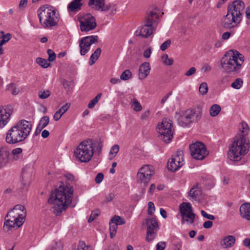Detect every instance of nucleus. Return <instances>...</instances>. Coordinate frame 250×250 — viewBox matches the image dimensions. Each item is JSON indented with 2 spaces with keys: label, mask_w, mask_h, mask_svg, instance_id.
<instances>
[{
  "label": "nucleus",
  "mask_w": 250,
  "mask_h": 250,
  "mask_svg": "<svg viewBox=\"0 0 250 250\" xmlns=\"http://www.w3.org/2000/svg\"><path fill=\"white\" fill-rule=\"evenodd\" d=\"M58 186L48 200L51 210L56 216L60 215L71 204L74 192L73 187L67 183L60 182Z\"/></svg>",
  "instance_id": "nucleus-1"
},
{
  "label": "nucleus",
  "mask_w": 250,
  "mask_h": 250,
  "mask_svg": "<svg viewBox=\"0 0 250 250\" xmlns=\"http://www.w3.org/2000/svg\"><path fill=\"white\" fill-rule=\"evenodd\" d=\"M32 128L31 122L21 120L14 124L6 132V142L14 145L24 141L29 135Z\"/></svg>",
  "instance_id": "nucleus-2"
},
{
  "label": "nucleus",
  "mask_w": 250,
  "mask_h": 250,
  "mask_svg": "<svg viewBox=\"0 0 250 250\" xmlns=\"http://www.w3.org/2000/svg\"><path fill=\"white\" fill-rule=\"evenodd\" d=\"M245 61L243 55L237 50L227 52L221 60L222 69L227 73L238 74L242 69Z\"/></svg>",
  "instance_id": "nucleus-3"
},
{
  "label": "nucleus",
  "mask_w": 250,
  "mask_h": 250,
  "mask_svg": "<svg viewBox=\"0 0 250 250\" xmlns=\"http://www.w3.org/2000/svg\"><path fill=\"white\" fill-rule=\"evenodd\" d=\"M244 8V3L239 0H234L229 4L227 15L223 21L224 27L231 28L237 26L242 20V12Z\"/></svg>",
  "instance_id": "nucleus-4"
},
{
  "label": "nucleus",
  "mask_w": 250,
  "mask_h": 250,
  "mask_svg": "<svg viewBox=\"0 0 250 250\" xmlns=\"http://www.w3.org/2000/svg\"><path fill=\"white\" fill-rule=\"evenodd\" d=\"M249 147V141L245 135L236 136L229 147V158L234 161L240 160L242 157L248 153Z\"/></svg>",
  "instance_id": "nucleus-5"
},
{
  "label": "nucleus",
  "mask_w": 250,
  "mask_h": 250,
  "mask_svg": "<svg viewBox=\"0 0 250 250\" xmlns=\"http://www.w3.org/2000/svg\"><path fill=\"white\" fill-rule=\"evenodd\" d=\"M39 21L42 26L44 28L55 26L59 22V14L56 9L49 5L41 6L37 11Z\"/></svg>",
  "instance_id": "nucleus-6"
},
{
  "label": "nucleus",
  "mask_w": 250,
  "mask_h": 250,
  "mask_svg": "<svg viewBox=\"0 0 250 250\" xmlns=\"http://www.w3.org/2000/svg\"><path fill=\"white\" fill-rule=\"evenodd\" d=\"M94 154V143L92 140L82 142L74 150L76 160L81 163H87L91 160Z\"/></svg>",
  "instance_id": "nucleus-7"
},
{
  "label": "nucleus",
  "mask_w": 250,
  "mask_h": 250,
  "mask_svg": "<svg viewBox=\"0 0 250 250\" xmlns=\"http://www.w3.org/2000/svg\"><path fill=\"white\" fill-rule=\"evenodd\" d=\"M201 115V110L199 108L188 109L182 111L177 117L178 124L181 126L187 127L192 122L198 121Z\"/></svg>",
  "instance_id": "nucleus-8"
},
{
  "label": "nucleus",
  "mask_w": 250,
  "mask_h": 250,
  "mask_svg": "<svg viewBox=\"0 0 250 250\" xmlns=\"http://www.w3.org/2000/svg\"><path fill=\"white\" fill-rule=\"evenodd\" d=\"M157 132L159 138L165 143L168 144L173 138L174 129L172 128V122L167 118L164 119L158 124Z\"/></svg>",
  "instance_id": "nucleus-9"
},
{
  "label": "nucleus",
  "mask_w": 250,
  "mask_h": 250,
  "mask_svg": "<svg viewBox=\"0 0 250 250\" xmlns=\"http://www.w3.org/2000/svg\"><path fill=\"white\" fill-rule=\"evenodd\" d=\"M24 221V218L19 215L18 213L12 209L7 213L5 218L3 230L7 232L15 227L19 228L22 225Z\"/></svg>",
  "instance_id": "nucleus-10"
},
{
  "label": "nucleus",
  "mask_w": 250,
  "mask_h": 250,
  "mask_svg": "<svg viewBox=\"0 0 250 250\" xmlns=\"http://www.w3.org/2000/svg\"><path fill=\"white\" fill-rule=\"evenodd\" d=\"M78 21L80 22V28L82 32H89L97 26L95 18L89 13L78 17Z\"/></svg>",
  "instance_id": "nucleus-11"
},
{
  "label": "nucleus",
  "mask_w": 250,
  "mask_h": 250,
  "mask_svg": "<svg viewBox=\"0 0 250 250\" xmlns=\"http://www.w3.org/2000/svg\"><path fill=\"white\" fill-rule=\"evenodd\" d=\"M153 174L154 171L152 167L149 165H145L138 170L137 175V182L142 185L143 187H146L149 182Z\"/></svg>",
  "instance_id": "nucleus-12"
},
{
  "label": "nucleus",
  "mask_w": 250,
  "mask_h": 250,
  "mask_svg": "<svg viewBox=\"0 0 250 250\" xmlns=\"http://www.w3.org/2000/svg\"><path fill=\"white\" fill-rule=\"evenodd\" d=\"M191 155L195 159L203 160L208 154L205 145L197 142L189 146Z\"/></svg>",
  "instance_id": "nucleus-13"
},
{
  "label": "nucleus",
  "mask_w": 250,
  "mask_h": 250,
  "mask_svg": "<svg viewBox=\"0 0 250 250\" xmlns=\"http://www.w3.org/2000/svg\"><path fill=\"white\" fill-rule=\"evenodd\" d=\"M147 225V231L146 241L149 243L152 242L157 235V232L159 229L157 221L155 218L147 219L146 221Z\"/></svg>",
  "instance_id": "nucleus-14"
},
{
  "label": "nucleus",
  "mask_w": 250,
  "mask_h": 250,
  "mask_svg": "<svg viewBox=\"0 0 250 250\" xmlns=\"http://www.w3.org/2000/svg\"><path fill=\"white\" fill-rule=\"evenodd\" d=\"M98 36H89L82 38L79 41V47L80 54L82 56L85 55L90 50V46L96 42H98Z\"/></svg>",
  "instance_id": "nucleus-15"
},
{
  "label": "nucleus",
  "mask_w": 250,
  "mask_h": 250,
  "mask_svg": "<svg viewBox=\"0 0 250 250\" xmlns=\"http://www.w3.org/2000/svg\"><path fill=\"white\" fill-rule=\"evenodd\" d=\"M183 152L178 150L174 155H172L171 158L167 163L168 169L172 171L177 170L183 165Z\"/></svg>",
  "instance_id": "nucleus-16"
},
{
  "label": "nucleus",
  "mask_w": 250,
  "mask_h": 250,
  "mask_svg": "<svg viewBox=\"0 0 250 250\" xmlns=\"http://www.w3.org/2000/svg\"><path fill=\"white\" fill-rule=\"evenodd\" d=\"M10 156L9 149L6 146H3L0 148V168L5 167L9 162Z\"/></svg>",
  "instance_id": "nucleus-17"
},
{
  "label": "nucleus",
  "mask_w": 250,
  "mask_h": 250,
  "mask_svg": "<svg viewBox=\"0 0 250 250\" xmlns=\"http://www.w3.org/2000/svg\"><path fill=\"white\" fill-rule=\"evenodd\" d=\"M12 111L10 109L0 108V127L3 128L9 122Z\"/></svg>",
  "instance_id": "nucleus-18"
},
{
  "label": "nucleus",
  "mask_w": 250,
  "mask_h": 250,
  "mask_svg": "<svg viewBox=\"0 0 250 250\" xmlns=\"http://www.w3.org/2000/svg\"><path fill=\"white\" fill-rule=\"evenodd\" d=\"M154 30V28L150 26V24L145 23V24L140 28L138 36L147 38L153 33Z\"/></svg>",
  "instance_id": "nucleus-19"
},
{
  "label": "nucleus",
  "mask_w": 250,
  "mask_h": 250,
  "mask_svg": "<svg viewBox=\"0 0 250 250\" xmlns=\"http://www.w3.org/2000/svg\"><path fill=\"white\" fill-rule=\"evenodd\" d=\"M202 189L201 186L196 183L194 184L188 192V195L193 200H196L202 195Z\"/></svg>",
  "instance_id": "nucleus-20"
},
{
  "label": "nucleus",
  "mask_w": 250,
  "mask_h": 250,
  "mask_svg": "<svg viewBox=\"0 0 250 250\" xmlns=\"http://www.w3.org/2000/svg\"><path fill=\"white\" fill-rule=\"evenodd\" d=\"M236 239L233 235H227L220 241V245L224 249L232 247L235 244Z\"/></svg>",
  "instance_id": "nucleus-21"
},
{
  "label": "nucleus",
  "mask_w": 250,
  "mask_h": 250,
  "mask_svg": "<svg viewBox=\"0 0 250 250\" xmlns=\"http://www.w3.org/2000/svg\"><path fill=\"white\" fill-rule=\"evenodd\" d=\"M150 70L149 63L147 62L143 63L139 69V78L140 80L146 79L149 75Z\"/></svg>",
  "instance_id": "nucleus-22"
},
{
  "label": "nucleus",
  "mask_w": 250,
  "mask_h": 250,
  "mask_svg": "<svg viewBox=\"0 0 250 250\" xmlns=\"http://www.w3.org/2000/svg\"><path fill=\"white\" fill-rule=\"evenodd\" d=\"M241 217L247 220L250 221V203L242 204L239 208Z\"/></svg>",
  "instance_id": "nucleus-23"
},
{
  "label": "nucleus",
  "mask_w": 250,
  "mask_h": 250,
  "mask_svg": "<svg viewBox=\"0 0 250 250\" xmlns=\"http://www.w3.org/2000/svg\"><path fill=\"white\" fill-rule=\"evenodd\" d=\"M70 106V104L66 103L63 105L62 107L57 110L53 116V119L55 121H58L62 116L65 113Z\"/></svg>",
  "instance_id": "nucleus-24"
},
{
  "label": "nucleus",
  "mask_w": 250,
  "mask_h": 250,
  "mask_svg": "<svg viewBox=\"0 0 250 250\" xmlns=\"http://www.w3.org/2000/svg\"><path fill=\"white\" fill-rule=\"evenodd\" d=\"M82 0H74L71 2L67 6L69 12H77L80 10L82 6L81 2Z\"/></svg>",
  "instance_id": "nucleus-25"
},
{
  "label": "nucleus",
  "mask_w": 250,
  "mask_h": 250,
  "mask_svg": "<svg viewBox=\"0 0 250 250\" xmlns=\"http://www.w3.org/2000/svg\"><path fill=\"white\" fill-rule=\"evenodd\" d=\"M179 210L181 216L193 211L191 205L187 202H183L180 205Z\"/></svg>",
  "instance_id": "nucleus-26"
},
{
  "label": "nucleus",
  "mask_w": 250,
  "mask_h": 250,
  "mask_svg": "<svg viewBox=\"0 0 250 250\" xmlns=\"http://www.w3.org/2000/svg\"><path fill=\"white\" fill-rule=\"evenodd\" d=\"M158 19V15L156 12L150 11L146 17L145 21L146 23H149L150 26L153 27V23L156 22V20Z\"/></svg>",
  "instance_id": "nucleus-27"
},
{
  "label": "nucleus",
  "mask_w": 250,
  "mask_h": 250,
  "mask_svg": "<svg viewBox=\"0 0 250 250\" xmlns=\"http://www.w3.org/2000/svg\"><path fill=\"white\" fill-rule=\"evenodd\" d=\"M182 217V223L186 222L189 224H192L194 221L195 214L192 212L181 216Z\"/></svg>",
  "instance_id": "nucleus-28"
},
{
  "label": "nucleus",
  "mask_w": 250,
  "mask_h": 250,
  "mask_svg": "<svg viewBox=\"0 0 250 250\" xmlns=\"http://www.w3.org/2000/svg\"><path fill=\"white\" fill-rule=\"evenodd\" d=\"M89 5L96 10H100L104 5V0H90Z\"/></svg>",
  "instance_id": "nucleus-29"
},
{
  "label": "nucleus",
  "mask_w": 250,
  "mask_h": 250,
  "mask_svg": "<svg viewBox=\"0 0 250 250\" xmlns=\"http://www.w3.org/2000/svg\"><path fill=\"white\" fill-rule=\"evenodd\" d=\"M49 118L47 116H43L40 120L39 123L38 125V129L39 132L45 127L49 124Z\"/></svg>",
  "instance_id": "nucleus-30"
},
{
  "label": "nucleus",
  "mask_w": 250,
  "mask_h": 250,
  "mask_svg": "<svg viewBox=\"0 0 250 250\" xmlns=\"http://www.w3.org/2000/svg\"><path fill=\"white\" fill-rule=\"evenodd\" d=\"M101 51V49L100 48H98L95 50L94 52L91 55L89 62V64L90 65H93L95 62L97 61L98 58L100 56Z\"/></svg>",
  "instance_id": "nucleus-31"
},
{
  "label": "nucleus",
  "mask_w": 250,
  "mask_h": 250,
  "mask_svg": "<svg viewBox=\"0 0 250 250\" xmlns=\"http://www.w3.org/2000/svg\"><path fill=\"white\" fill-rule=\"evenodd\" d=\"M13 209L18 213L19 215H20L22 218L24 219L26 212L23 206L21 205H17L14 207Z\"/></svg>",
  "instance_id": "nucleus-32"
},
{
  "label": "nucleus",
  "mask_w": 250,
  "mask_h": 250,
  "mask_svg": "<svg viewBox=\"0 0 250 250\" xmlns=\"http://www.w3.org/2000/svg\"><path fill=\"white\" fill-rule=\"evenodd\" d=\"M221 108L219 105L217 104H213L210 108L209 114L211 117H216L221 111Z\"/></svg>",
  "instance_id": "nucleus-33"
},
{
  "label": "nucleus",
  "mask_w": 250,
  "mask_h": 250,
  "mask_svg": "<svg viewBox=\"0 0 250 250\" xmlns=\"http://www.w3.org/2000/svg\"><path fill=\"white\" fill-rule=\"evenodd\" d=\"M130 104L131 108L136 112H139L142 110V105L136 98L131 99Z\"/></svg>",
  "instance_id": "nucleus-34"
},
{
  "label": "nucleus",
  "mask_w": 250,
  "mask_h": 250,
  "mask_svg": "<svg viewBox=\"0 0 250 250\" xmlns=\"http://www.w3.org/2000/svg\"><path fill=\"white\" fill-rule=\"evenodd\" d=\"M63 245L61 241H54L47 250H62Z\"/></svg>",
  "instance_id": "nucleus-35"
},
{
  "label": "nucleus",
  "mask_w": 250,
  "mask_h": 250,
  "mask_svg": "<svg viewBox=\"0 0 250 250\" xmlns=\"http://www.w3.org/2000/svg\"><path fill=\"white\" fill-rule=\"evenodd\" d=\"M111 223H113L115 225H116L117 226L118 225H124L125 223V220L118 215H114V217L110 220Z\"/></svg>",
  "instance_id": "nucleus-36"
},
{
  "label": "nucleus",
  "mask_w": 250,
  "mask_h": 250,
  "mask_svg": "<svg viewBox=\"0 0 250 250\" xmlns=\"http://www.w3.org/2000/svg\"><path fill=\"white\" fill-rule=\"evenodd\" d=\"M100 10L104 12L110 11L109 14L112 15L115 13L116 10L115 6L113 4H109L106 5V6L104 5L102 6V8H101Z\"/></svg>",
  "instance_id": "nucleus-37"
},
{
  "label": "nucleus",
  "mask_w": 250,
  "mask_h": 250,
  "mask_svg": "<svg viewBox=\"0 0 250 250\" xmlns=\"http://www.w3.org/2000/svg\"><path fill=\"white\" fill-rule=\"evenodd\" d=\"M36 62L41 67L46 68L50 65V63H48L47 60L38 57L36 60Z\"/></svg>",
  "instance_id": "nucleus-38"
},
{
  "label": "nucleus",
  "mask_w": 250,
  "mask_h": 250,
  "mask_svg": "<svg viewBox=\"0 0 250 250\" xmlns=\"http://www.w3.org/2000/svg\"><path fill=\"white\" fill-rule=\"evenodd\" d=\"M1 33L2 35V37L1 38L0 37V43L4 45L11 39L12 36L10 33L5 34L3 31L1 32Z\"/></svg>",
  "instance_id": "nucleus-39"
},
{
  "label": "nucleus",
  "mask_w": 250,
  "mask_h": 250,
  "mask_svg": "<svg viewBox=\"0 0 250 250\" xmlns=\"http://www.w3.org/2000/svg\"><path fill=\"white\" fill-rule=\"evenodd\" d=\"M239 130L243 133V135L246 136L248 134L249 131V128L247 124L244 122H242L239 125Z\"/></svg>",
  "instance_id": "nucleus-40"
},
{
  "label": "nucleus",
  "mask_w": 250,
  "mask_h": 250,
  "mask_svg": "<svg viewBox=\"0 0 250 250\" xmlns=\"http://www.w3.org/2000/svg\"><path fill=\"white\" fill-rule=\"evenodd\" d=\"M243 81L241 78H237L231 83V86L234 89H239L243 85Z\"/></svg>",
  "instance_id": "nucleus-41"
},
{
  "label": "nucleus",
  "mask_w": 250,
  "mask_h": 250,
  "mask_svg": "<svg viewBox=\"0 0 250 250\" xmlns=\"http://www.w3.org/2000/svg\"><path fill=\"white\" fill-rule=\"evenodd\" d=\"M102 95V94L101 93H98L93 99L89 102L88 104V107L89 108H92L101 99Z\"/></svg>",
  "instance_id": "nucleus-42"
},
{
  "label": "nucleus",
  "mask_w": 250,
  "mask_h": 250,
  "mask_svg": "<svg viewBox=\"0 0 250 250\" xmlns=\"http://www.w3.org/2000/svg\"><path fill=\"white\" fill-rule=\"evenodd\" d=\"M208 86L206 83H202L199 87V91L201 95H205L208 92Z\"/></svg>",
  "instance_id": "nucleus-43"
},
{
  "label": "nucleus",
  "mask_w": 250,
  "mask_h": 250,
  "mask_svg": "<svg viewBox=\"0 0 250 250\" xmlns=\"http://www.w3.org/2000/svg\"><path fill=\"white\" fill-rule=\"evenodd\" d=\"M118 226L116 225L111 223L110 221L109 222V231L110 236L111 238H113L116 235Z\"/></svg>",
  "instance_id": "nucleus-44"
},
{
  "label": "nucleus",
  "mask_w": 250,
  "mask_h": 250,
  "mask_svg": "<svg viewBox=\"0 0 250 250\" xmlns=\"http://www.w3.org/2000/svg\"><path fill=\"white\" fill-rule=\"evenodd\" d=\"M50 91L48 90H41L38 92V96L41 99H45L50 96Z\"/></svg>",
  "instance_id": "nucleus-45"
},
{
  "label": "nucleus",
  "mask_w": 250,
  "mask_h": 250,
  "mask_svg": "<svg viewBox=\"0 0 250 250\" xmlns=\"http://www.w3.org/2000/svg\"><path fill=\"white\" fill-rule=\"evenodd\" d=\"M132 73L131 71L128 70H125L124 71L120 76V79L122 80L125 81L129 80L131 78Z\"/></svg>",
  "instance_id": "nucleus-46"
},
{
  "label": "nucleus",
  "mask_w": 250,
  "mask_h": 250,
  "mask_svg": "<svg viewBox=\"0 0 250 250\" xmlns=\"http://www.w3.org/2000/svg\"><path fill=\"white\" fill-rule=\"evenodd\" d=\"M76 250H93L90 246L86 245L83 241H80Z\"/></svg>",
  "instance_id": "nucleus-47"
},
{
  "label": "nucleus",
  "mask_w": 250,
  "mask_h": 250,
  "mask_svg": "<svg viewBox=\"0 0 250 250\" xmlns=\"http://www.w3.org/2000/svg\"><path fill=\"white\" fill-rule=\"evenodd\" d=\"M162 58L164 63L167 65H171L173 63V60L172 58H169L167 54H164Z\"/></svg>",
  "instance_id": "nucleus-48"
},
{
  "label": "nucleus",
  "mask_w": 250,
  "mask_h": 250,
  "mask_svg": "<svg viewBox=\"0 0 250 250\" xmlns=\"http://www.w3.org/2000/svg\"><path fill=\"white\" fill-rule=\"evenodd\" d=\"M100 214V211L99 210H94L91 214L90 216L89 217V219L88 220V222L89 223H91L92 221H93L97 217L99 216Z\"/></svg>",
  "instance_id": "nucleus-49"
},
{
  "label": "nucleus",
  "mask_w": 250,
  "mask_h": 250,
  "mask_svg": "<svg viewBox=\"0 0 250 250\" xmlns=\"http://www.w3.org/2000/svg\"><path fill=\"white\" fill-rule=\"evenodd\" d=\"M114 196V193L112 192L109 193L108 194L105 195V199L103 201V203L105 204L112 201L113 200Z\"/></svg>",
  "instance_id": "nucleus-50"
},
{
  "label": "nucleus",
  "mask_w": 250,
  "mask_h": 250,
  "mask_svg": "<svg viewBox=\"0 0 250 250\" xmlns=\"http://www.w3.org/2000/svg\"><path fill=\"white\" fill-rule=\"evenodd\" d=\"M47 53L49 55L48 60L49 62L54 61L56 58V54L54 52V51L51 49H48L47 50Z\"/></svg>",
  "instance_id": "nucleus-51"
},
{
  "label": "nucleus",
  "mask_w": 250,
  "mask_h": 250,
  "mask_svg": "<svg viewBox=\"0 0 250 250\" xmlns=\"http://www.w3.org/2000/svg\"><path fill=\"white\" fill-rule=\"evenodd\" d=\"M155 208L153 202H149L148 203V214L149 215H152L155 211Z\"/></svg>",
  "instance_id": "nucleus-52"
},
{
  "label": "nucleus",
  "mask_w": 250,
  "mask_h": 250,
  "mask_svg": "<svg viewBox=\"0 0 250 250\" xmlns=\"http://www.w3.org/2000/svg\"><path fill=\"white\" fill-rule=\"evenodd\" d=\"M119 146L118 145H114L111 148L110 154L114 155L115 157L119 151Z\"/></svg>",
  "instance_id": "nucleus-53"
},
{
  "label": "nucleus",
  "mask_w": 250,
  "mask_h": 250,
  "mask_svg": "<svg viewBox=\"0 0 250 250\" xmlns=\"http://www.w3.org/2000/svg\"><path fill=\"white\" fill-rule=\"evenodd\" d=\"M171 41L170 40H167L164 43H163L160 46V49L162 51L166 50L170 45Z\"/></svg>",
  "instance_id": "nucleus-54"
},
{
  "label": "nucleus",
  "mask_w": 250,
  "mask_h": 250,
  "mask_svg": "<svg viewBox=\"0 0 250 250\" xmlns=\"http://www.w3.org/2000/svg\"><path fill=\"white\" fill-rule=\"evenodd\" d=\"M202 215L209 220H213L215 219V217L213 215L208 214L205 210H202L201 211Z\"/></svg>",
  "instance_id": "nucleus-55"
},
{
  "label": "nucleus",
  "mask_w": 250,
  "mask_h": 250,
  "mask_svg": "<svg viewBox=\"0 0 250 250\" xmlns=\"http://www.w3.org/2000/svg\"><path fill=\"white\" fill-rule=\"evenodd\" d=\"M104 174L102 173H99L95 178V181L97 184H100L103 180Z\"/></svg>",
  "instance_id": "nucleus-56"
},
{
  "label": "nucleus",
  "mask_w": 250,
  "mask_h": 250,
  "mask_svg": "<svg viewBox=\"0 0 250 250\" xmlns=\"http://www.w3.org/2000/svg\"><path fill=\"white\" fill-rule=\"evenodd\" d=\"M166 243L164 242H160L156 245V250H164L166 248Z\"/></svg>",
  "instance_id": "nucleus-57"
},
{
  "label": "nucleus",
  "mask_w": 250,
  "mask_h": 250,
  "mask_svg": "<svg viewBox=\"0 0 250 250\" xmlns=\"http://www.w3.org/2000/svg\"><path fill=\"white\" fill-rule=\"evenodd\" d=\"M202 69L204 72H207L211 70V67L209 64L206 63L204 64Z\"/></svg>",
  "instance_id": "nucleus-58"
},
{
  "label": "nucleus",
  "mask_w": 250,
  "mask_h": 250,
  "mask_svg": "<svg viewBox=\"0 0 250 250\" xmlns=\"http://www.w3.org/2000/svg\"><path fill=\"white\" fill-rule=\"evenodd\" d=\"M196 72V68L194 67H191L186 73L187 76H190Z\"/></svg>",
  "instance_id": "nucleus-59"
},
{
  "label": "nucleus",
  "mask_w": 250,
  "mask_h": 250,
  "mask_svg": "<svg viewBox=\"0 0 250 250\" xmlns=\"http://www.w3.org/2000/svg\"><path fill=\"white\" fill-rule=\"evenodd\" d=\"M22 152V149L20 147H17L15 149H13L12 151V154L13 155H17L21 153Z\"/></svg>",
  "instance_id": "nucleus-60"
},
{
  "label": "nucleus",
  "mask_w": 250,
  "mask_h": 250,
  "mask_svg": "<svg viewBox=\"0 0 250 250\" xmlns=\"http://www.w3.org/2000/svg\"><path fill=\"white\" fill-rule=\"evenodd\" d=\"M213 223L211 221H207L203 224V227L205 229H209L212 227Z\"/></svg>",
  "instance_id": "nucleus-61"
},
{
  "label": "nucleus",
  "mask_w": 250,
  "mask_h": 250,
  "mask_svg": "<svg viewBox=\"0 0 250 250\" xmlns=\"http://www.w3.org/2000/svg\"><path fill=\"white\" fill-rule=\"evenodd\" d=\"M150 112L149 110L145 111L141 115V119L142 120H146L149 116Z\"/></svg>",
  "instance_id": "nucleus-62"
},
{
  "label": "nucleus",
  "mask_w": 250,
  "mask_h": 250,
  "mask_svg": "<svg viewBox=\"0 0 250 250\" xmlns=\"http://www.w3.org/2000/svg\"><path fill=\"white\" fill-rule=\"evenodd\" d=\"M151 52H152L151 49L148 48V49H147L144 51V54H143L144 57L146 58H148L150 57Z\"/></svg>",
  "instance_id": "nucleus-63"
},
{
  "label": "nucleus",
  "mask_w": 250,
  "mask_h": 250,
  "mask_svg": "<svg viewBox=\"0 0 250 250\" xmlns=\"http://www.w3.org/2000/svg\"><path fill=\"white\" fill-rule=\"evenodd\" d=\"M243 245L250 249V239H245L243 241Z\"/></svg>",
  "instance_id": "nucleus-64"
}]
</instances>
